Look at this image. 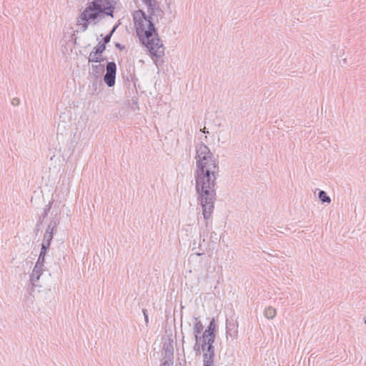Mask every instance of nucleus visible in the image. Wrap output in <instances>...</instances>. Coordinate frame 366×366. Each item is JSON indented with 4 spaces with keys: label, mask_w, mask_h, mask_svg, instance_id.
I'll use <instances>...</instances> for the list:
<instances>
[{
    "label": "nucleus",
    "mask_w": 366,
    "mask_h": 366,
    "mask_svg": "<svg viewBox=\"0 0 366 366\" xmlns=\"http://www.w3.org/2000/svg\"><path fill=\"white\" fill-rule=\"evenodd\" d=\"M196 169L194 171L195 190L197 201L202 208L206 228L214 209L216 200V180L219 177V162L209 148L203 142L196 146Z\"/></svg>",
    "instance_id": "nucleus-1"
},
{
    "label": "nucleus",
    "mask_w": 366,
    "mask_h": 366,
    "mask_svg": "<svg viewBox=\"0 0 366 366\" xmlns=\"http://www.w3.org/2000/svg\"><path fill=\"white\" fill-rule=\"evenodd\" d=\"M148 13L138 9L132 14L136 35L139 42L148 49L151 57L159 58L164 55V47L154 23V16L162 19L164 12L157 4L149 9Z\"/></svg>",
    "instance_id": "nucleus-2"
},
{
    "label": "nucleus",
    "mask_w": 366,
    "mask_h": 366,
    "mask_svg": "<svg viewBox=\"0 0 366 366\" xmlns=\"http://www.w3.org/2000/svg\"><path fill=\"white\" fill-rule=\"evenodd\" d=\"M117 0H92L77 18V24L81 26V31L87 30L89 24L97 25L106 16L114 17Z\"/></svg>",
    "instance_id": "nucleus-3"
},
{
    "label": "nucleus",
    "mask_w": 366,
    "mask_h": 366,
    "mask_svg": "<svg viewBox=\"0 0 366 366\" xmlns=\"http://www.w3.org/2000/svg\"><path fill=\"white\" fill-rule=\"evenodd\" d=\"M117 74V64L114 61H107L106 74L104 76V81L108 87L115 85Z\"/></svg>",
    "instance_id": "nucleus-4"
},
{
    "label": "nucleus",
    "mask_w": 366,
    "mask_h": 366,
    "mask_svg": "<svg viewBox=\"0 0 366 366\" xmlns=\"http://www.w3.org/2000/svg\"><path fill=\"white\" fill-rule=\"evenodd\" d=\"M162 350L163 358L169 359V361L174 360V346L172 339L169 338L167 341L163 342Z\"/></svg>",
    "instance_id": "nucleus-5"
},
{
    "label": "nucleus",
    "mask_w": 366,
    "mask_h": 366,
    "mask_svg": "<svg viewBox=\"0 0 366 366\" xmlns=\"http://www.w3.org/2000/svg\"><path fill=\"white\" fill-rule=\"evenodd\" d=\"M215 340H207V345L205 347L206 352H204L203 354V359L204 360H214V347L213 345Z\"/></svg>",
    "instance_id": "nucleus-6"
},
{
    "label": "nucleus",
    "mask_w": 366,
    "mask_h": 366,
    "mask_svg": "<svg viewBox=\"0 0 366 366\" xmlns=\"http://www.w3.org/2000/svg\"><path fill=\"white\" fill-rule=\"evenodd\" d=\"M217 329V326L216 325L215 319L212 318L204 332H205L207 335H208L209 336V340H215Z\"/></svg>",
    "instance_id": "nucleus-7"
},
{
    "label": "nucleus",
    "mask_w": 366,
    "mask_h": 366,
    "mask_svg": "<svg viewBox=\"0 0 366 366\" xmlns=\"http://www.w3.org/2000/svg\"><path fill=\"white\" fill-rule=\"evenodd\" d=\"M106 57H103L102 54L96 50H92L88 57L89 63H101L106 60Z\"/></svg>",
    "instance_id": "nucleus-8"
},
{
    "label": "nucleus",
    "mask_w": 366,
    "mask_h": 366,
    "mask_svg": "<svg viewBox=\"0 0 366 366\" xmlns=\"http://www.w3.org/2000/svg\"><path fill=\"white\" fill-rule=\"evenodd\" d=\"M226 332L227 335L233 337L237 333V324L233 320H226Z\"/></svg>",
    "instance_id": "nucleus-9"
},
{
    "label": "nucleus",
    "mask_w": 366,
    "mask_h": 366,
    "mask_svg": "<svg viewBox=\"0 0 366 366\" xmlns=\"http://www.w3.org/2000/svg\"><path fill=\"white\" fill-rule=\"evenodd\" d=\"M44 269H38L34 267L31 274H30V284L32 287L36 286V282L39 281L41 275L42 274Z\"/></svg>",
    "instance_id": "nucleus-10"
},
{
    "label": "nucleus",
    "mask_w": 366,
    "mask_h": 366,
    "mask_svg": "<svg viewBox=\"0 0 366 366\" xmlns=\"http://www.w3.org/2000/svg\"><path fill=\"white\" fill-rule=\"evenodd\" d=\"M194 319L195 323L194 326V335L196 342H197L201 340V337L199 335L204 329V325L200 320H198V317H194Z\"/></svg>",
    "instance_id": "nucleus-11"
},
{
    "label": "nucleus",
    "mask_w": 366,
    "mask_h": 366,
    "mask_svg": "<svg viewBox=\"0 0 366 366\" xmlns=\"http://www.w3.org/2000/svg\"><path fill=\"white\" fill-rule=\"evenodd\" d=\"M59 222H60V217H58L57 214H56L50 220V222H49V225L47 226L46 232L54 233V230L56 229V227L59 224Z\"/></svg>",
    "instance_id": "nucleus-12"
},
{
    "label": "nucleus",
    "mask_w": 366,
    "mask_h": 366,
    "mask_svg": "<svg viewBox=\"0 0 366 366\" xmlns=\"http://www.w3.org/2000/svg\"><path fill=\"white\" fill-rule=\"evenodd\" d=\"M53 201L49 202V204L46 206L43 213L39 216L37 221V226H41L43 224L44 219L48 216L49 212L52 207Z\"/></svg>",
    "instance_id": "nucleus-13"
},
{
    "label": "nucleus",
    "mask_w": 366,
    "mask_h": 366,
    "mask_svg": "<svg viewBox=\"0 0 366 366\" xmlns=\"http://www.w3.org/2000/svg\"><path fill=\"white\" fill-rule=\"evenodd\" d=\"M104 71V65L101 64H93L92 66V74L97 79L102 73Z\"/></svg>",
    "instance_id": "nucleus-14"
},
{
    "label": "nucleus",
    "mask_w": 366,
    "mask_h": 366,
    "mask_svg": "<svg viewBox=\"0 0 366 366\" xmlns=\"http://www.w3.org/2000/svg\"><path fill=\"white\" fill-rule=\"evenodd\" d=\"M276 310L271 306H269L264 309V315L269 320L273 319L276 316Z\"/></svg>",
    "instance_id": "nucleus-15"
},
{
    "label": "nucleus",
    "mask_w": 366,
    "mask_h": 366,
    "mask_svg": "<svg viewBox=\"0 0 366 366\" xmlns=\"http://www.w3.org/2000/svg\"><path fill=\"white\" fill-rule=\"evenodd\" d=\"M53 238H54L53 232H45L41 244H44V245H47V246L50 247Z\"/></svg>",
    "instance_id": "nucleus-16"
},
{
    "label": "nucleus",
    "mask_w": 366,
    "mask_h": 366,
    "mask_svg": "<svg viewBox=\"0 0 366 366\" xmlns=\"http://www.w3.org/2000/svg\"><path fill=\"white\" fill-rule=\"evenodd\" d=\"M318 198L322 203L330 204L331 202L330 197L327 195V192L323 190H320L318 192Z\"/></svg>",
    "instance_id": "nucleus-17"
},
{
    "label": "nucleus",
    "mask_w": 366,
    "mask_h": 366,
    "mask_svg": "<svg viewBox=\"0 0 366 366\" xmlns=\"http://www.w3.org/2000/svg\"><path fill=\"white\" fill-rule=\"evenodd\" d=\"M107 49V44L102 41L98 42V44L94 47V50L99 51L102 54Z\"/></svg>",
    "instance_id": "nucleus-18"
},
{
    "label": "nucleus",
    "mask_w": 366,
    "mask_h": 366,
    "mask_svg": "<svg viewBox=\"0 0 366 366\" xmlns=\"http://www.w3.org/2000/svg\"><path fill=\"white\" fill-rule=\"evenodd\" d=\"M210 243L209 244V249L212 247L214 248V245L216 244L217 241L218 240L217 234L214 232H212L210 235Z\"/></svg>",
    "instance_id": "nucleus-19"
},
{
    "label": "nucleus",
    "mask_w": 366,
    "mask_h": 366,
    "mask_svg": "<svg viewBox=\"0 0 366 366\" xmlns=\"http://www.w3.org/2000/svg\"><path fill=\"white\" fill-rule=\"evenodd\" d=\"M49 248H50V247H49L47 245L41 244V251H40L39 256L45 259V257H46L48 251L49 250Z\"/></svg>",
    "instance_id": "nucleus-20"
},
{
    "label": "nucleus",
    "mask_w": 366,
    "mask_h": 366,
    "mask_svg": "<svg viewBox=\"0 0 366 366\" xmlns=\"http://www.w3.org/2000/svg\"><path fill=\"white\" fill-rule=\"evenodd\" d=\"M144 4L147 6V9H152L154 6L157 4L156 0H142Z\"/></svg>",
    "instance_id": "nucleus-21"
},
{
    "label": "nucleus",
    "mask_w": 366,
    "mask_h": 366,
    "mask_svg": "<svg viewBox=\"0 0 366 366\" xmlns=\"http://www.w3.org/2000/svg\"><path fill=\"white\" fill-rule=\"evenodd\" d=\"M45 259L39 256L38 259L34 265V267L38 269H44Z\"/></svg>",
    "instance_id": "nucleus-22"
},
{
    "label": "nucleus",
    "mask_w": 366,
    "mask_h": 366,
    "mask_svg": "<svg viewBox=\"0 0 366 366\" xmlns=\"http://www.w3.org/2000/svg\"><path fill=\"white\" fill-rule=\"evenodd\" d=\"M209 336L207 335H206L205 332L203 333L201 339L202 340V349L203 351H205V347L207 346V340H209Z\"/></svg>",
    "instance_id": "nucleus-23"
},
{
    "label": "nucleus",
    "mask_w": 366,
    "mask_h": 366,
    "mask_svg": "<svg viewBox=\"0 0 366 366\" xmlns=\"http://www.w3.org/2000/svg\"><path fill=\"white\" fill-rule=\"evenodd\" d=\"M112 35V32L109 31L103 37L102 41L107 45L110 42Z\"/></svg>",
    "instance_id": "nucleus-24"
},
{
    "label": "nucleus",
    "mask_w": 366,
    "mask_h": 366,
    "mask_svg": "<svg viewBox=\"0 0 366 366\" xmlns=\"http://www.w3.org/2000/svg\"><path fill=\"white\" fill-rule=\"evenodd\" d=\"M174 360L169 361V359L163 358L160 366H173Z\"/></svg>",
    "instance_id": "nucleus-25"
},
{
    "label": "nucleus",
    "mask_w": 366,
    "mask_h": 366,
    "mask_svg": "<svg viewBox=\"0 0 366 366\" xmlns=\"http://www.w3.org/2000/svg\"><path fill=\"white\" fill-rule=\"evenodd\" d=\"M203 366H214V361L203 359Z\"/></svg>",
    "instance_id": "nucleus-26"
},
{
    "label": "nucleus",
    "mask_w": 366,
    "mask_h": 366,
    "mask_svg": "<svg viewBox=\"0 0 366 366\" xmlns=\"http://www.w3.org/2000/svg\"><path fill=\"white\" fill-rule=\"evenodd\" d=\"M142 312L144 317L145 322L147 324L149 322V316H148V312L147 309H143Z\"/></svg>",
    "instance_id": "nucleus-27"
},
{
    "label": "nucleus",
    "mask_w": 366,
    "mask_h": 366,
    "mask_svg": "<svg viewBox=\"0 0 366 366\" xmlns=\"http://www.w3.org/2000/svg\"><path fill=\"white\" fill-rule=\"evenodd\" d=\"M115 47L119 49L120 51H122L125 49V46L119 42L115 43Z\"/></svg>",
    "instance_id": "nucleus-28"
},
{
    "label": "nucleus",
    "mask_w": 366,
    "mask_h": 366,
    "mask_svg": "<svg viewBox=\"0 0 366 366\" xmlns=\"http://www.w3.org/2000/svg\"><path fill=\"white\" fill-rule=\"evenodd\" d=\"M19 102H20V99L19 98H14L11 101V104L14 105V106H17L19 104Z\"/></svg>",
    "instance_id": "nucleus-29"
},
{
    "label": "nucleus",
    "mask_w": 366,
    "mask_h": 366,
    "mask_svg": "<svg viewBox=\"0 0 366 366\" xmlns=\"http://www.w3.org/2000/svg\"><path fill=\"white\" fill-rule=\"evenodd\" d=\"M119 24H120L119 22L118 24H115L110 31L112 32V34H114L115 32V31L117 30V29L118 28V26H119Z\"/></svg>",
    "instance_id": "nucleus-30"
},
{
    "label": "nucleus",
    "mask_w": 366,
    "mask_h": 366,
    "mask_svg": "<svg viewBox=\"0 0 366 366\" xmlns=\"http://www.w3.org/2000/svg\"><path fill=\"white\" fill-rule=\"evenodd\" d=\"M132 104H135L137 107H138V99L137 98L132 99Z\"/></svg>",
    "instance_id": "nucleus-31"
},
{
    "label": "nucleus",
    "mask_w": 366,
    "mask_h": 366,
    "mask_svg": "<svg viewBox=\"0 0 366 366\" xmlns=\"http://www.w3.org/2000/svg\"><path fill=\"white\" fill-rule=\"evenodd\" d=\"M200 132H202V133H204V134H209L208 130H207V129L205 127H204L203 129H201Z\"/></svg>",
    "instance_id": "nucleus-32"
},
{
    "label": "nucleus",
    "mask_w": 366,
    "mask_h": 366,
    "mask_svg": "<svg viewBox=\"0 0 366 366\" xmlns=\"http://www.w3.org/2000/svg\"><path fill=\"white\" fill-rule=\"evenodd\" d=\"M203 254H204V250H203L202 252H197V253H196V255H197V256H201V255H202Z\"/></svg>",
    "instance_id": "nucleus-33"
},
{
    "label": "nucleus",
    "mask_w": 366,
    "mask_h": 366,
    "mask_svg": "<svg viewBox=\"0 0 366 366\" xmlns=\"http://www.w3.org/2000/svg\"><path fill=\"white\" fill-rule=\"evenodd\" d=\"M41 226H37V224H36V230L38 232L40 230Z\"/></svg>",
    "instance_id": "nucleus-34"
},
{
    "label": "nucleus",
    "mask_w": 366,
    "mask_h": 366,
    "mask_svg": "<svg viewBox=\"0 0 366 366\" xmlns=\"http://www.w3.org/2000/svg\"><path fill=\"white\" fill-rule=\"evenodd\" d=\"M97 82H94V83H93V86H94V87H97Z\"/></svg>",
    "instance_id": "nucleus-35"
},
{
    "label": "nucleus",
    "mask_w": 366,
    "mask_h": 366,
    "mask_svg": "<svg viewBox=\"0 0 366 366\" xmlns=\"http://www.w3.org/2000/svg\"><path fill=\"white\" fill-rule=\"evenodd\" d=\"M365 323L366 324V320H365Z\"/></svg>",
    "instance_id": "nucleus-36"
}]
</instances>
